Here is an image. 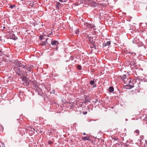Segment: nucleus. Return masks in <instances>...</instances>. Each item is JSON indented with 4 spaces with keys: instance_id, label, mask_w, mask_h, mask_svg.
I'll return each instance as SVG.
<instances>
[{
    "instance_id": "1",
    "label": "nucleus",
    "mask_w": 147,
    "mask_h": 147,
    "mask_svg": "<svg viewBox=\"0 0 147 147\" xmlns=\"http://www.w3.org/2000/svg\"><path fill=\"white\" fill-rule=\"evenodd\" d=\"M22 69H23V72L22 71H20V69L18 68H15V69H17V71H16V73L17 74H18V76H23V73H27L28 72L27 71H31V68L29 66H27L26 65H24L23 67H22Z\"/></svg>"
},
{
    "instance_id": "2",
    "label": "nucleus",
    "mask_w": 147,
    "mask_h": 147,
    "mask_svg": "<svg viewBox=\"0 0 147 147\" xmlns=\"http://www.w3.org/2000/svg\"><path fill=\"white\" fill-rule=\"evenodd\" d=\"M123 81L124 82L125 84L128 83L129 85H127L126 86V88L130 89L133 87L134 86L133 85H130V84L131 82V80H128L126 78V76L125 75H124L123 76Z\"/></svg>"
},
{
    "instance_id": "3",
    "label": "nucleus",
    "mask_w": 147,
    "mask_h": 147,
    "mask_svg": "<svg viewBox=\"0 0 147 147\" xmlns=\"http://www.w3.org/2000/svg\"><path fill=\"white\" fill-rule=\"evenodd\" d=\"M13 63L16 66H18L19 67H23L22 63L18 61V60H15L14 61Z\"/></svg>"
},
{
    "instance_id": "4",
    "label": "nucleus",
    "mask_w": 147,
    "mask_h": 147,
    "mask_svg": "<svg viewBox=\"0 0 147 147\" xmlns=\"http://www.w3.org/2000/svg\"><path fill=\"white\" fill-rule=\"evenodd\" d=\"M51 44L53 47H57L59 45V43L57 41L54 40L51 41Z\"/></svg>"
},
{
    "instance_id": "5",
    "label": "nucleus",
    "mask_w": 147,
    "mask_h": 147,
    "mask_svg": "<svg viewBox=\"0 0 147 147\" xmlns=\"http://www.w3.org/2000/svg\"><path fill=\"white\" fill-rule=\"evenodd\" d=\"M10 39H11L14 40H16L18 39L17 37L16 36L15 34L13 33L10 34Z\"/></svg>"
},
{
    "instance_id": "6",
    "label": "nucleus",
    "mask_w": 147,
    "mask_h": 147,
    "mask_svg": "<svg viewBox=\"0 0 147 147\" xmlns=\"http://www.w3.org/2000/svg\"><path fill=\"white\" fill-rule=\"evenodd\" d=\"M22 81V83L24 86H28L29 85L28 82L26 79H25L24 78L23 79Z\"/></svg>"
},
{
    "instance_id": "7",
    "label": "nucleus",
    "mask_w": 147,
    "mask_h": 147,
    "mask_svg": "<svg viewBox=\"0 0 147 147\" xmlns=\"http://www.w3.org/2000/svg\"><path fill=\"white\" fill-rule=\"evenodd\" d=\"M111 42L110 41H107L106 42L104 43L103 44V46L105 47L107 46H109L110 45Z\"/></svg>"
},
{
    "instance_id": "8",
    "label": "nucleus",
    "mask_w": 147,
    "mask_h": 147,
    "mask_svg": "<svg viewBox=\"0 0 147 147\" xmlns=\"http://www.w3.org/2000/svg\"><path fill=\"white\" fill-rule=\"evenodd\" d=\"M88 38L90 42L91 43H93L94 42L92 38L88 36Z\"/></svg>"
},
{
    "instance_id": "9",
    "label": "nucleus",
    "mask_w": 147,
    "mask_h": 147,
    "mask_svg": "<svg viewBox=\"0 0 147 147\" xmlns=\"http://www.w3.org/2000/svg\"><path fill=\"white\" fill-rule=\"evenodd\" d=\"M114 90V88L112 86L110 87L109 88V91L110 92L112 93Z\"/></svg>"
},
{
    "instance_id": "10",
    "label": "nucleus",
    "mask_w": 147,
    "mask_h": 147,
    "mask_svg": "<svg viewBox=\"0 0 147 147\" xmlns=\"http://www.w3.org/2000/svg\"><path fill=\"white\" fill-rule=\"evenodd\" d=\"M83 140H89V138L88 136H85L82 138Z\"/></svg>"
},
{
    "instance_id": "11",
    "label": "nucleus",
    "mask_w": 147,
    "mask_h": 147,
    "mask_svg": "<svg viewBox=\"0 0 147 147\" xmlns=\"http://www.w3.org/2000/svg\"><path fill=\"white\" fill-rule=\"evenodd\" d=\"M94 79H93V80H91L90 82V84L91 85L94 84L95 83V82L94 81Z\"/></svg>"
},
{
    "instance_id": "12",
    "label": "nucleus",
    "mask_w": 147,
    "mask_h": 147,
    "mask_svg": "<svg viewBox=\"0 0 147 147\" xmlns=\"http://www.w3.org/2000/svg\"><path fill=\"white\" fill-rule=\"evenodd\" d=\"M79 32H80V29H77L75 31V33L76 34H78L79 33Z\"/></svg>"
},
{
    "instance_id": "13",
    "label": "nucleus",
    "mask_w": 147,
    "mask_h": 147,
    "mask_svg": "<svg viewBox=\"0 0 147 147\" xmlns=\"http://www.w3.org/2000/svg\"><path fill=\"white\" fill-rule=\"evenodd\" d=\"M77 68L79 70L82 69V67L80 65H78V66H77Z\"/></svg>"
},
{
    "instance_id": "14",
    "label": "nucleus",
    "mask_w": 147,
    "mask_h": 147,
    "mask_svg": "<svg viewBox=\"0 0 147 147\" xmlns=\"http://www.w3.org/2000/svg\"><path fill=\"white\" fill-rule=\"evenodd\" d=\"M47 42V39H46V40L44 42H42V45H45L46 44V43Z\"/></svg>"
},
{
    "instance_id": "15",
    "label": "nucleus",
    "mask_w": 147,
    "mask_h": 147,
    "mask_svg": "<svg viewBox=\"0 0 147 147\" xmlns=\"http://www.w3.org/2000/svg\"><path fill=\"white\" fill-rule=\"evenodd\" d=\"M48 143L49 144L51 145L53 144V142L50 140H49L48 142Z\"/></svg>"
},
{
    "instance_id": "16",
    "label": "nucleus",
    "mask_w": 147,
    "mask_h": 147,
    "mask_svg": "<svg viewBox=\"0 0 147 147\" xmlns=\"http://www.w3.org/2000/svg\"><path fill=\"white\" fill-rule=\"evenodd\" d=\"M44 38L43 36H40V40H42V39H43Z\"/></svg>"
},
{
    "instance_id": "17",
    "label": "nucleus",
    "mask_w": 147,
    "mask_h": 147,
    "mask_svg": "<svg viewBox=\"0 0 147 147\" xmlns=\"http://www.w3.org/2000/svg\"><path fill=\"white\" fill-rule=\"evenodd\" d=\"M16 7V5H10V8L11 9H12L13 7Z\"/></svg>"
},
{
    "instance_id": "18",
    "label": "nucleus",
    "mask_w": 147,
    "mask_h": 147,
    "mask_svg": "<svg viewBox=\"0 0 147 147\" xmlns=\"http://www.w3.org/2000/svg\"><path fill=\"white\" fill-rule=\"evenodd\" d=\"M145 120L147 121L146 123L147 124V115H146L145 118H144Z\"/></svg>"
},
{
    "instance_id": "19",
    "label": "nucleus",
    "mask_w": 147,
    "mask_h": 147,
    "mask_svg": "<svg viewBox=\"0 0 147 147\" xmlns=\"http://www.w3.org/2000/svg\"><path fill=\"white\" fill-rule=\"evenodd\" d=\"M60 3L59 2H58V3H57L56 4L57 7H59L58 6L60 5Z\"/></svg>"
},
{
    "instance_id": "20",
    "label": "nucleus",
    "mask_w": 147,
    "mask_h": 147,
    "mask_svg": "<svg viewBox=\"0 0 147 147\" xmlns=\"http://www.w3.org/2000/svg\"><path fill=\"white\" fill-rule=\"evenodd\" d=\"M59 1L60 2H66V1H63V0H59Z\"/></svg>"
},
{
    "instance_id": "21",
    "label": "nucleus",
    "mask_w": 147,
    "mask_h": 147,
    "mask_svg": "<svg viewBox=\"0 0 147 147\" xmlns=\"http://www.w3.org/2000/svg\"><path fill=\"white\" fill-rule=\"evenodd\" d=\"M136 132L137 134H138L139 132V131L138 130H136L135 131Z\"/></svg>"
},
{
    "instance_id": "22",
    "label": "nucleus",
    "mask_w": 147,
    "mask_h": 147,
    "mask_svg": "<svg viewBox=\"0 0 147 147\" xmlns=\"http://www.w3.org/2000/svg\"><path fill=\"white\" fill-rule=\"evenodd\" d=\"M93 85V88L95 87L96 86V84L94 83V84Z\"/></svg>"
},
{
    "instance_id": "23",
    "label": "nucleus",
    "mask_w": 147,
    "mask_h": 147,
    "mask_svg": "<svg viewBox=\"0 0 147 147\" xmlns=\"http://www.w3.org/2000/svg\"><path fill=\"white\" fill-rule=\"evenodd\" d=\"M93 85V88L95 87L96 86V84L94 83V84Z\"/></svg>"
},
{
    "instance_id": "24",
    "label": "nucleus",
    "mask_w": 147,
    "mask_h": 147,
    "mask_svg": "<svg viewBox=\"0 0 147 147\" xmlns=\"http://www.w3.org/2000/svg\"><path fill=\"white\" fill-rule=\"evenodd\" d=\"M34 66L33 65H31L30 66H29V67L30 68H31V69L33 68V67H34Z\"/></svg>"
},
{
    "instance_id": "25",
    "label": "nucleus",
    "mask_w": 147,
    "mask_h": 147,
    "mask_svg": "<svg viewBox=\"0 0 147 147\" xmlns=\"http://www.w3.org/2000/svg\"><path fill=\"white\" fill-rule=\"evenodd\" d=\"M2 47H0V52H2Z\"/></svg>"
},
{
    "instance_id": "26",
    "label": "nucleus",
    "mask_w": 147,
    "mask_h": 147,
    "mask_svg": "<svg viewBox=\"0 0 147 147\" xmlns=\"http://www.w3.org/2000/svg\"><path fill=\"white\" fill-rule=\"evenodd\" d=\"M84 114H86L87 113V112L86 111V112H84Z\"/></svg>"
},
{
    "instance_id": "27",
    "label": "nucleus",
    "mask_w": 147,
    "mask_h": 147,
    "mask_svg": "<svg viewBox=\"0 0 147 147\" xmlns=\"http://www.w3.org/2000/svg\"><path fill=\"white\" fill-rule=\"evenodd\" d=\"M58 46H57V47H56V48H55V49H56V50H57L58 49Z\"/></svg>"
},
{
    "instance_id": "28",
    "label": "nucleus",
    "mask_w": 147,
    "mask_h": 147,
    "mask_svg": "<svg viewBox=\"0 0 147 147\" xmlns=\"http://www.w3.org/2000/svg\"><path fill=\"white\" fill-rule=\"evenodd\" d=\"M93 45V46H94V48H96V47L95 46V45Z\"/></svg>"
},
{
    "instance_id": "29",
    "label": "nucleus",
    "mask_w": 147,
    "mask_h": 147,
    "mask_svg": "<svg viewBox=\"0 0 147 147\" xmlns=\"http://www.w3.org/2000/svg\"><path fill=\"white\" fill-rule=\"evenodd\" d=\"M127 144L125 145V147H127Z\"/></svg>"
},
{
    "instance_id": "30",
    "label": "nucleus",
    "mask_w": 147,
    "mask_h": 147,
    "mask_svg": "<svg viewBox=\"0 0 147 147\" xmlns=\"http://www.w3.org/2000/svg\"><path fill=\"white\" fill-rule=\"evenodd\" d=\"M83 135H86V133H83Z\"/></svg>"
},
{
    "instance_id": "31",
    "label": "nucleus",
    "mask_w": 147,
    "mask_h": 147,
    "mask_svg": "<svg viewBox=\"0 0 147 147\" xmlns=\"http://www.w3.org/2000/svg\"><path fill=\"white\" fill-rule=\"evenodd\" d=\"M49 133L51 134H53V133L52 132H50Z\"/></svg>"
},
{
    "instance_id": "32",
    "label": "nucleus",
    "mask_w": 147,
    "mask_h": 147,
    "mask_svg": "<svg viewBox=\"0 0 147 147\" xmlns=\"http://www.w3.org/2000/svg\"><path fill=\"white\" fill-rule=\"evenodd\" d=\"M134 53H131V54H133Z\"/></svg>"
},
{
    "instance_id": "33",
    "label": "nucleus",
    "mask_w": 147,
    "mask_h": 147,
    "mask_svg": "<svg viewBox=\"0 0 147 147\" xmlns=\"http://www.w3.org/2000/svg\"><path fill=\"white\" fill-rule=\"evenodd\" d=\"M5 28V27H3V28Z\"/></svg>"
},
{
    "instance_id": "34",
    "label": "nucleus",
    "mask_w": 147,
    "mask_h": 147,
    "mask_svg": "<svg viewBox=\"0 0 147 147\" xmlns=\"http://www.w3.org/2000/svg\"><path fill=\"white\" fill-rule=\"evenodd\" d=\"M117 138H116V139H115V140H117Z\"/></svg>"
}]
</instances>
